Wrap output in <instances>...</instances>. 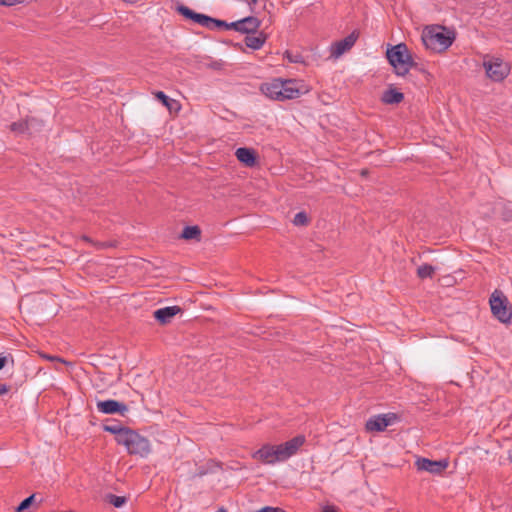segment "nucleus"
Segmentation results:
<instances>
[{"label": "nucleus", "instance_id": "nucleus-25", "mask_svg": "<svg viewBox=\"0 0 512 512\" xmlns=\"http://www.w3.org/2000/svg\"><path fill=\"white\" fill-rule=\"evenodd\" d=\"M308 222V217L305 212H298L293 219V223L297 226L305 225Z\"/></svg>", "mask_w": 512, "mask_h": 512}, {"label": "nucleus", "instance_id": "nucleus-29", "mask_svg": "<svg viewBox=\"0 0 512 512\" xmlns=\"http://www.w3.org/2000/svg\"><path fill=\"white\" fill-rule=\"evenodd\" d=\"M24 0H0V5L3 6H13L16 4L23 3Z\"/></svg>", "mask_w": 512, "mask_h": 512}, {"label": "nucleus", "instance_id": "nucleus-16", "mask_svg": "<svg viewBox=\"0 0 512 512\" xmlns=\"http://www.w3.org/2000/svg\"><path fill=\"white\" fill-rule=\"evenodd\" d=\"M157 103L165 108L170 113H177L181 109V104L177 98H155Z\"/></svg>", "mask_w": 512, "mask_h": 512}, {"label": "nucleus", "instance_id": "nucleus-14", "mask_svg": "<svg viewBox=\"0 0 512 512\" xmlns=\"http://www.w3.org/2000/svg\"><path fill=\"white\" fill-rule=\"evenodd\" d=\"M235 155L241 163L248 167L254 166L256 162L255 152L253 149L240 147L236 150Z\"/></svg>", "mask_w": 512, "mask_h": 512}, {"label": "nucleus", "instance_id": "nucleus-11", "mask_svg": "<svg viewBox=\"0 0 512 512\" xmlns=\"http://www.w3.org/2000/svg\"><path fill=\"white\" fill-rule=\"evenodd\" d=\"M484 65L487 76L494 81H501L507 76L509 71L508 65L499 59L484 63Z\"/></svg>", "mask_w": 512, "mask_h": 512}, {"label": "nucleus", "instance_id": "nucleus-28", "mask_svg": "<svg viewBox=\"0 0 512 512\" xmlns=\"http://www.w3.org/2000/svg\"><path fill=\"white\" fill-rule=\"evenodd\" d=\"M382 96H404V94L400 91H398L396 88H389L386 91L383 92Z\"/></svg>", "mask_w": 512, "mask_h": 512}, {"label": "nucleus", "instance_id": "nucleus-20", "mask_svg": "<svg viewBox=\"0 0 512 512\" xmlns=\"http://www.w3.org/2000/svg\"><path fill=\"white\" fill-rule=\"evenodd\" d=\"M176 10L182 16H184L186 19L192 20L193 22L198 20L200 14H201V13H197V12L193 11L192 9H190L189 7H187L185 5H178Z\"/></svg>", "mask_w": 512, "mask_h": 512}, {"label": "nucleus", "instance_id": "nucleus-24", "mask_svg": "<svg viewBox=\"0 0 512 512\" xmlns=\"http://www.w3.org/2000/svg\"><path fill=\"white\" fill-rule=\"evenodd\" d=\"M10 129H11V131H13L16 134L27 133V130L25 127V121L12 123L10 126Z\"/></svg>", "mask_w": 512, "mask_h": 512}, {"label": "nucleus", "instance_id": "nucleus-34", "mask_svg": "<svg viewBox=\"0 0 512 512\" xmlns=\"http://www.w3.org/2000/svg\"><path fill=\"white\" fill-rule=\"evenodd\" d=\"M153 96H167L163 91H157L153 93Z\"/></svg>", "mask_w": 512, "mask_h": 512}, {"label": "nucleus", "instance_id": "nucleus-39", "mask_svg": "<svg viewBox=\"0 0 512 512\" xmlns=\"http://www.w3.org/2000/svg\"><path fill=\"white\" fill-rule=\"evenodd\" d=\"M509 460L512 462V454H509Z\"/></svg>", "mask_w": 512, "mask_h": 512}, {"label": "nucleus", "instance_id": "nucleus-2", "mask_svg": "<svg viewBox=\"0 0 512 512\" xmlns=\"http://www.w3.org/2000/svg\"><path fill=\"white\" fill-rule=\"evenodd\" d=\"M260 90L264 96H293L305 95L310 92V86L301 79L282 80L276 78L270 82L262 83Z\"/></svg>", "mask_w": 512, "mask_h": 512}, {"label": "nucleus", "instance_id": "nucleus-17", "mask_svg": "<svg viewBox=\"0 0 512 512\" xmlns=\"http://www.w3.org/2000/svg\"><path fill=\"white\" fill-rule=\"evenodd\" d=\"M25 127L29 136H35L43 128V122L36 118H30L25 120Z\"/></svg>", "mask_w": 512, "mask_h": 512}, {"label": "nucleus", "instance_id": "nucleus-27", "mask_svg": "<svg viewBox=\"0 0 512 512\" xmlns=\"http://www.w3.org/2000/svg\"><path fill=\"white\" fill-rule=\"evenodd\" d=\"M226 26H227L226 21L212 18V27H214V30L215 29H225Z\"/></svg>", "mask_w": 512, "mask_h": 512}, {"label": "nucleus", "instance_id": "nucleus-5", "mask_svg": "<svg viewBox=\"0 0 512 512\" xmlns=\"http://www.w3.org/2000/svg\"><path fill=\"white\" fill-rule=\"evenodd\" d=\"M126 448L129 454L146 457L150 453V443L148 439L141 436L133 430H129L120 437V444Z\"/></svg>", "mask_w": 512, "mask_h": 512}, {"label": "nucleus", "instance_id": "nucleus-18", "mask_svg": "<svg viewBox=\"0 0 512 512\" xmlns=\"http://www.w3.org/2000/svg\"><path fill=\"white\" fill-rule=\"evenodd\" d=\"M104 430L111 434H114L116 442L118 444H120V437L124 436L126 434V432H128L130 429L123 427L120 424H113V425H105Z\"/></svg>", "mask_w": 512, "mask_h": 512}, {"label": "nucleus", "instance_id": "nucleus-19", "mask_svg": "<svg viewBox=\"0 0 512 512\" xmlns=\"http://www.w3.org/2000/svg\"><path fill=\"white\" fill-rule=\"evenodd\" d=\"M200 235L201 231L198 226H186L181 233V237L186 240L195 239L199 241Z\"/></svg>", "mask_w": 512, "mask_h": 512}, {"label": "nucleus", "instance_id": "nucleus-35", "mask_svg": "<svg viewBox=\"0 0 512 512\" xmlns=\"http://www.w3.org/2000/svg\"><path fill=\"white\" fill-rule=\"evenodd\" d=\"M323 512H336V510L332 507H325Z\"/></svg>", "mask_w": 512, "mask_h": 512}, {"label": "nucleus", "instance_id": "nucleus-4", "mask_svg": "<svg viewBox=\"0 0 512 512\" xmlns=\"http://www.w3.org/2000/svg\"><path fill=\"white\" fill-rule=\"evenodd\" d=\"M387 59L398 75H405L415 66L406 44L400 43L389 48Z\"/></svg>", "mask_w": 512, "mask_h": 512}, {"label": "nucleus", "instance_id": "nucleus-1", "mask_svg": "<svg viewBox=\"0 0 512 512\" xmlns=\"http://www.w3.org/2000/svg\"><path fill=\"white\" fill-rule=\"evenodd\" d=\"M305 437L302 435L296 436L291 440L279 445H263L260 449L252 454L254 459H257L265 464L273 465L277 462H283L293 456L298 449L304 444Z\"/></svg>", "mask_w": 512, "mask_h": 512}, {"label": "nucleus", "instance_id": "nucleus-33", "mask_svg": "<svg viewBox=\"0 0 512 512\" xmlns=\"http://www.w3.org/2000/svg\"><path fill=\"white\" fill-rule=\"evenodd\" d=\"M8 392V386L5 384H0V395Z\"/></svg>", "mask_w": 512, "mask_h": 512}, {"label": "nucleus", "instance_id": "nucleus-3", "mask_svg": "<svg viewBox=\"0 0 512 512\" xmlns=\"http://www.w3.org/2000/svg\"><path fill=\"white\" fill-rule=\"evenodd\" d=\"M421 39L427 49L442 52L452 45L455 35L443 26L432 25L423 30Z\"/></svg>", "mask_w": 512, "mask_h": 512}, {"label": "nucleus", "instance_id": "nucleus-37", "mask_svg": "<svg viewBox=\"0 0 512 512\" xmlns=\"http://www.w3.org/2000/svg\"><path fill=\"white\" fill-rule=\"evenodd\" d=\"M258 0H249V4H256Z\"/></svg>", "mask_w": 512, "mask_h": 512}, {"label": "nucleus", "instance_id": "nucleus-6", "mask_svg": "<svg viewBox=\"0 0 512 512\" xmlns=\"http://www.w3.org/2000/svg\"><path fill=\"white\" fill-rule=\"evenodd\" d=\"M491 312L500 322L510 323L511 311L506 305V298L499 291H494L490 298Z\"/></svg>", "mask_w": 512, "mask_h": 512}, {"label": "nucleus", "instance_id": "nucleus-30", "mask_svg": "<svg viewBox=\"0 0 512 512\" xmlns=\"http://www.w3.org/2000/svg\"><path fill=\"white\" fill-rule=\"evenodd\" d=\"M403 98H382L386 104H398Z\"/></svg>", "mask_w": 512, "mask_h": 512}, {"label": "nucleus", "instance_id": "nucleus-15", "mask_svg": "<svg viewBox=\"0 0 512 512\" xmlns=\"http://www.w3.org/2000/svg\"><path fill=\"white\" fill-rule=\"evenodd\" d=\"M266 41V35L263 33H259L258 35L254 34H248L245 37V44L247 47L258 50L260 49Z\"/></svg>", "mask_w": 512, "mask_h": 512}, {"label": "nucleus", "instance_id": "nucleus-12", "mask_svg": "<svg viewBox=\"0 0 512 512\" xmlns=\"http://www.w3.org/2000/svg\"><path fill=\"white\" fill-rule=\"evenodd\" d=\"M239 32L243 34H254L259 29L261 22L258 18L248 16L238 20Z\"/></svg>", "mask_w": 512, "mask_h": 512}, {"label": "nucleus", "instance_id": "nucleus-10", "mask_svg": "<svg viewBox=\"0 0 512 512\" xmlns=\"http://www.w3.org/2000/svg\"><path fill=\"white\" fill-rule=\"evenodd\" d=\"M358 37L359 32L353 31L344 39L335 42L331 47V56L334 58H338L345 52L349 51L356 43Z\"/></svg>", "mask_w": 512, "mask_h": 512}, {"label": "nucleus", "instance_id": "nucleus-8", "mask_svg": "<svg viewBox=\"0 0 512 512\" xmlns=\"http://www.w3.org/2000/svg\"><path fill=\"white\" fill-rule=\"evenodd\" d=\"M449 465L447 459L430 460L428 458H418L415 466L419 471H425L433 475L441 474Z\"/></svg>", "mask_w": 512, "mask_h": 512}, {"label": "nucleus", "instance_id": "nucleus-13", "mask_svg": "<svg viewBox=\"0 0 512 512\" xmlns=\"http://www.w3.org/2000/svg\"><path fill=\"white\" fill-rule=\"evenodd\" d=\"M180 311L181 309L178 306H167L157 309L154 312V317L160 323L165 324L170 322V320Z\"/></svg>", "mask_w": 512, "mask_h": 512}, {"label": "nucleus", "instance_id": "nucleus-9", "mask_svg": "<svg viewBox=\"0 0 512 512\" xmlns=\"http://www.w3.org/2000/svg\"><path fill=\"white\" fill-rule=\"evenodd\" d=\"M96 408L103 414H120L124 416L128 412V407L117 400H99L96 402Z\"/></svg>", "mask_w": 512, "mask_h": 512}, {"label": "nucleus", "instance_id": "nucleus-26", "mask_svg": "<svg viewBox=\"0 0 512 512\" xmlns=\"http://www.w3.org/2000/svg\"><path fill=\"white\" fill-rule=\"evenodd\" d=\"M109 502L116 508L121 507L125 502L126 499L122 496L117 495H110L109 496Z\"/></svg>", "mask_w": 512, "mask_h": 512}, {"label": "nucleus", "instance_id": "nucleus-21", "mask_svg": "<svg viewBox=\"0 0 512 512\" xmlns=\"http://www.w3.org/2000/svg\"><path fill=\"white\" fill-rule=\"evenodd\" d=\"M435 271H436V267L429 265V264H423L418 267L417 275L421 279L431 278Z\"/></svg>", "mask_w": 512, "mask_h": 512}, {"label": "nucleus", "instance_id": "nucleus-23", "mask_svg": "<svg viewBox=\"0 0 512 512\" xmlns=\"http://www.w3.org/2000/svg\"><path fill=\"white\" fill-rule=\"evenodd\" d=\"M35 495L32 494L29 497L25 498L15 509V512H23L33 503Z\"/></svg>", "mask_w": 512, "mask_h": 512}, {"label": "nucleus", "instance_id": "nucleus-32", "mask_svg": "<svg viewBox=\"0 0 512 512\" xmlns=\"http://www.w3.org/2000/svg\"><path fill=\"white\" fill-rule=\"evenodd\" d=\"M7 361V357L0 354V370L5 366Z\"/></svg>", "mask_w": 512, "mask_h": 512}, {"label": "nucleus", "instance_id": "nucleus-36", "mask_svg": "<svg viewBox=\"0 0 512 512\" xmlns=\"http://www.w3.org/2000/svg\"><path fill=\"white\" fill-rule=\"evenodd\" d=\"M124 2H127V3H136L138 0H123Z\"/></svg>", "mask_w": 512, "mask_h": 512}, {"label": "nucleus", "instance_id": "nucleus-38", "mask_svg": "<svg viewBox=\"0 0 512 512\" xmlns=\"http://www.w3.org/2000/svg\"><path fill=\"white\" fill-rule=\"evenodd\" d=\"M218 512H226L223 508L219 509Z\"/></svg>", "mask_w": 512, "mask_h": 512}, {"label": "nucleus", "instance_id": "nucleus-31", "mask_svg": "<svg viewBox=\"0 0 512 512\" xmlns=\"http://www.w3.org/2000/svg\"><path fill=\"white\" fill-rule=\"evenodd\" d=\"M226 30H230V29H233L237 32H239V25H238V21H235V22H231V23H227V26L225 28Z\"/></svg>", "mask_w": 512, "mask_h": 512}, {"label": "nucleus", "instance_id": "nucleus-7", "mask_svg": "<svg viewBox=\"0 0 512 512\" xmlns=\"http://www.w3.org/2000/svg\"><path fill=\"white\" fill-rule=\"evenodd\" d=\"M397 420L398 416L395 413L378 414L366 421L365 428L369 432H383Z\"/></svg>", "mask_w": 512, "mask_h": 512}, {"label": "nucleus", "instance_id": "nucleus-22", "mask_svg": "<svg viewBox=\"0 0 512 512\" xmlns=\"http://www.w3.org/2000/svg\"><path fill=\"white\" fill-rule=\"evenodd\" d=\"M195 23H197L205 28H208L210 30H214V27H212V17H210L208 15L200 14L198 20H196Z\"/></svg>", "mask_w": 512, "mask_h": 512}]
</instances>
